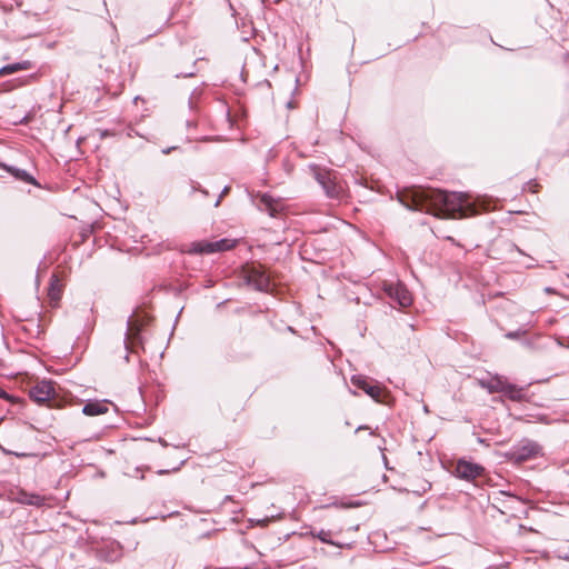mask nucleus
I'll return each instance as SVG.
<instances>
[{
	"mask_svg": "<svg viewBox=\"0 0 569 569\" xmlns=\"http://www.w3.org/2000/svg\"><path fill=\"white\" fill-rule=\"evenodd\" d=\"M400 201L410 210L425 211L438 218H455L475 214L477 210L465 193H447L430 188H415L403 193Z\"/></svg>",
	"mask_w": 569,
	"mask_h": 569,
	"instance_id": "f257e3e1",
	"label": "nucleus"
},
{
	"mask_svg": "<svg viewBox=\"0 0 569 569\" xmlns=\"http://www.w3.org/2000/svg\"><path fill=\"white\" fill-rule=\"evenodd\" d=\"M313 178L322 187L327 197L331 199H339L342 192V187L337 182L336 173L320 168L316 164L309 167Z\"/></svg>",
	"mask_w": 569,
	"mask_h": 569,
	"instance_id": "f03ea898",
	"label": "nucleus"
},
{
	"mask_svg": "<svg viewBox=\"0 0 569 569\" xmlns=\"http://www.w3.org/2000/svg\"><path fill=\"white\" fill-rule=\"evenodd\" d=\"M236 240L220 239L217 241H199L191 244L190 252L193 253H213L232 249Z\"/></svg>",
	"mask_w": 569,
	"mask_h": 569,
	"instance_id": "7ed1b4c3",
	"label": "nucleus"
},
{
	"mask_svg": "<svg viewBox=\"0 0 569 569\" xmlns=\"http://www.w3.org/2000/svg\"><path fill=\"white\" fill-rule=\"evenodd\" d=\"M246 279L249 286L259 291H267L270 287V277L261 266H252L247 270Z\"/></svg>",
	"mask_w": 569,
	"mask_h": 569,
	"instance_id": "20e7f679",
	"label": "nucleus"
},
{
	"mask_svg": "<svg viewBox=\"0 0 569 569\" xmlns=\"http://www.w3.org/2000/svg\"><path fill=\"white\" fill-rule=\"evenodd\" d=\"M483 468L477 463L468 462L465 460L458 461L456 466V473L459 478L466 480H473L481 476Z\"/></svg>",
	"mask_w": 569,
	"mask_h": 569,
	"instance_id": "39448f33",
	"label": "nucleus"
},
{
	"mask_svg": "<svg viewBox=\"0 0 569 569\" xmlns=\"http://www.w3.org/2000/svg\"><path fill=\"white\" fill-rule=\"evenodd\" d=\"M539 451L540 447L538 443L526 440L515 449L512 455L517 461L521 462L536 457Z\"/></svg>",
	"mask_w": 569,
	"mask_h": 569,
	"instance_id": "423d86ee",
	"label": "nucleus"
},
{
	"mask_svg": "<svg viewBox=\"0 0 569 569\" xmlns=\"http://www.w3.org/2000/svg\"><path fill=\"white\" fill-rule=\"evenodd\" d=\"M352 385L362 389L369 397H371L377 402H380V397L382 395V389L378 385H371L367 378L362 376H353L351 378Z\"/></svg>",
	"mask_w": 569,
	"mask_h": 569,
	"instance_id": "0eeeda50",
	"label": "nucleus"
},
{
	"mask_svg": "<svg viewBox=\"0 0 569 569\" xmlns=\"http://www.w3.org/2000/svg\"><path fill=\"white\" fill-rule=\"evenodd\" d=\"M257 206L261 211L268 212L271 217H274L277 212L282 210L281 201L273 199L268 193L259 196V202L257 203Z\"/></svg>",
	"mask_w": 569,
	"mask_h": 569,
	"instance_id": "6e6552de",
	"label": "nucleus"
},
{
	"mask_svg": "<svg viewBox=\"0 0 569 569\" xmlns=\"http://www.w3.org/2000/svg\"><path fill=\"white\" fill-rule=\"evenodd\" d=\"M107 400H90L82 407V413L86 416H100L109 410Z\"/></svg>",
	"mask_w": 569,
	"mask_h": 569,
	"instance_id": "1a4fd4ad",
	"label": "nucleus"
},
{
	"mask_svg": "<svg viewBox=\"0 0 569 569\" xmlns=\"http://www.w3.org/2000/svg\"><path fill=\"white\" fill-rule=\"evenodd\" d=\"M388 293L391 298L396 299L401 307H408L412 302L410 292L402 284L390 287Z\"/></svg>",
	"mask_w": 569,
	"mask_h": 569,
	"instance_id": "9d476101",
	"label": "nucleus"
},
{
	"mask_svg": "<svg viewBox=\"0 0 569 569\" xmlns=\"http://www.w3.org/2000/svg\"><path fill=\"white\" fill-rule=\"evenodd\" d=\"M52 391H53V389H52L51 385L49 382L42 381V382L38 383L37 386H34L33 388H31L30 397L34 401L41 403V402L47 401L50 398Z\"/></svg>",
	"mask_w": 569,
	"mask_h": 569,
	"instance_id": "9b49d317",
	"label": "nucleus"
},
{
	"mask_svg": "<svg viewBox=\"0 0 569 569\" xmlns=\"http://www.w3.org/2000/svg\"><path fill=\"white\" fill-rule=\"evenodd\" d=\"M30 68L29 61H22L17 63L7 64L2 68H0V77L12 74L14 72L21 71V70H28Z\"/></svg>",
	"mask_w": 569,
	"mask_h": 569,
	"instance_id": "f8f14e48",
	"label": "nucleus"
},
{
	"mask_svg": "<svg viewBox=\"0 0 569 569\" xmlns=\"http://www.w3.org/2000/svg\"><path fill=\"white\" fill-rule=\"evenodd\" d=\"M140 329H141V325H139L138 319L131 317L127 323V333H126L127 339L134 341L139 336Z\"/></svg>",
	"mask_w": 569,
	"mask_h": 569,
	"instance_id": "ddd939ff",
	"label": "nucleus"
},
{
	"mask_svg": "<svg viewBox=\"0 0 569 569\" xmlns=\"http://www.w3.org/2000/svg\"><path fill=\"white\" fill-rule=\"evenodd\" d=\"M58 282V278L53 274L51 278V283L48 293L53 305H57L61 297V290Z\"/></svg>",
	"mask_w": 569,
	"mask_h": 569,
	"instance_id": "4468645a",
	"label": "nucleus"
},
{
	"mask_svg": "<svg viewBox=\"0 0 569 569\" xmlns=\"http://www.w3.org/2000/svg\"><path fill=\"white\" fill-rule=\"evenodd\" d=\"M6 169L10 173H12L16 178H18L22 181H26V182H29L32 184L37 183L36 180L26 170L12 168V167H6Z\"/></svg>",
	"mask_w": 569,
	"mask_h": 569,
	"instance_id": "2eb2a0df",
	"label": "nucleus"
},
{
	"mask_svg": "<svg viewBox=\"0 0 569 569\" xmlns=\"http://www.w3.org/2000/svg\"><path fill=\"white\" fill-rule=\"evenodd\" d=\"M509 383L507 381H503L501 378H496L493 379L488 388H489V391L490 392H506L507 388L506 386H508Z\"/></svg>",
	"mask_w": 569,
	"mask_h": 569,
	"instance_id": "dca6fc26",
	"label": "nucleus"
},
{
	"mask_svg": "<svg viewBox=\"0 0 569 569\" xmlns=\"http://www.w3.org/2000/svg\"><path fill=\"white\" fill-rule=\"evenodd\" d=\"M507 390L503 392L511 400H520L522 398V389L517 388L515 385L506 386Z\"/></svg>",
	"mask_w": 569,
	"mask_h": 569,
	"instance_id": "f3484780",
	"label": "nucleus"
},
{
	"mask_svg": "<svg viewBox=\"0 0 569 569\" xmlns=\"http://www.w3.org/2000/svg\"><path fill=\"white\" fill-rule=\"evenodd\" d=\"M317 537L325 543H329V545H336L333 541H331L329 539L330 537V532L329 531H326V530H320L318 533H317Z\"/></svg>",
	"mask_w": 569,
	"mask_h": 569,
	"instance_id": "a211bd4d",
	"label": "nucleus"
},
{
	"mask_svg": "<svg viewBox=\"0 0 569 569\" xmlns=\"http://www.w3.org/2000/svg\"><path fill=\"white\" fill-rule=\"evenodd\" d=\"M228 190H229V188H228V187H226V188L222 190V192H221L220 197L218 198V200H217V201H216V203H214V207H218V206L220 204V200H221V198H222V197L228 192Z\"/></svg>",
	"mask_w": 569,
	"mask_h": 569,
	"instance_id": "6ab92c4d",
	"label": "nucleus"
},
{
	"mask_svg": "<svg viewBox=\"0 0 569 569\" xmlns=\"http://www.w3.org/2000/svg\"><path fill=\"white\" fill-rule=\"evenodd\" d=\"M173 149H174V147H172V148H168V149H163V150H162V152H163L164 154H168V153H170V151H171V150H173Z\"/></svg>",
	"mask_w": 569,
	"mask_h": 569,
	"instance_id": "aec40b11",
	"label": "nucleus"
},
{
	"mask_svg": "<svg viewBox=\"0 0 569 569\" xmlns=\"http://www.w3.org/2000/svg\"><path fill=\"white\" fill-rule=\"evenodd\" d=\"M91 439H99V435L98 433H94L93 436L89 437L88 440H91Z\"/></svg>",
	"mask_w": 569,
	"mask_h": 569,
	"instance_id": "412c9836",
	"label": "nucleus"
},
{
	"mask_svg": "<svg viewBox=\"0 0 569 569\" xmlns=\"http://www.w3.org/2000/svg\"><path fill=\"white\" fill-rule=\"evenodd\" d=\"M362 429H369V427H367V426H359L357 431L362 430Z\"/></svg>",
	"mask_w": 569,
	"mask_h": 569,
	"instance_id": "4be33fe9",
	"label": "nucleus"
},
{
	"mask_svg": "<svg viewBox=\"0 0 569 569\" xmlns=\"http://www.w3.org/2000/svg\"><path fill=\"white\" fill-rule=\"evenodd\" d=\"M507 337H508V338H515V337H516V333H513V332H509V333L507 335Z\"/></svg>",
	"mask_w": 569,
	"mask_h": 569,
	"instance_id": "5701e85b",
	"label": "nucleus"
},
{
	"mask_svg": "<svg viewBox=\"0 0 569 569\" xmlns=\"http://www.w3.org/2000/svg\"><path fill=\"white\" fill-rule=\"evenodd\" d=\"M192 189L193 190H200V186L199 184L198 186H192Z\"/></svg>",
	"mask_w": 569,
	"mask_h": 569,
	"instance_id": "b1692460",
	"label": "nucleus"
}]
</instances>
